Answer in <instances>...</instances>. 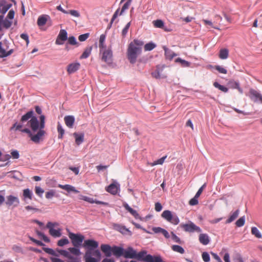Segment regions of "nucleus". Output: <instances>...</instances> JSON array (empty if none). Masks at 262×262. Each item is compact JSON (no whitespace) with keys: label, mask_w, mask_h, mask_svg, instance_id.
Returning <instances> with one entry per match:
<instances>
[{"label":"nucleus","mask_w":262,"mask_h":262,"mask_svg":"<svg viewBox=\"0 0 262 262\" xmlns=\"http://www.w3.org/2000/svg\"><path fill=\"white\" fill-rule=\"evenodd\" d=\"M29 121L30 126L33 132H38L35 135L32 134L31 140L35 143H38L40 142L41 138L45 135V131L43 130L45 126V116L41 115L39 117L40 122L37 118L34 116V113L33 110L28 111L25 114L22 116L20 121L25 122Z\"/></svg>","instance_id":"f257e3e1"},{"label":"nucleus","mask_w":262,"mask_h":262,"mask_svg":"<svg viewBox=\"0 0 262 262\" xmlns=\"http://www.w3.org/2000/svg\"><path fill=\"white\" fill-rule=\"evenodd\" d=\"M143 45V41L137 39H135L129 43L127 50V57L131 64L136 63L138 56L142 53Z\"/></svg>","instance_id":"f03ea898"},{"label":"nucleus","mask_w":262,"mask_h":262,"mask_svg":"<svg viewBox=\"0 0 262 262\" xmlns=\"http://www.w3.org/2000/svg\"><path fill=\"white\" fill-rule=\"evenodd\" d=\"M101 258V254L99 250L94 251H86L84 259L85 262H98Z\"/></svg>","instance_id":"7ed1b4c3"},{"label":"nucleus","mask_w":262,"mask_h":262,"mask_svg":"<svg viewBox=\"0 0 262 262\" xmlns=\"http://www.w3.org/2000/svg\"><path fill=\"white\" fill-rule=\"evenodd\" d=\"M69 237L71 239L72 245L76 247H79L82 245L84 236L80 233H74L69 231Z\"/></svg>","instance_id":"20e7f679"},{"label":"nucleus","mask_w":262,"mask_h":262,"mask_svg":"<svg viewBox=\"0 0 262 262\" xmlns=\"http://www.w3.org/2000/svg\"><path fill=\"white\" fill-rule=\"evenodd\" d=\"M180 227L185 232L193 233L194 232L201 233L202 229L199 226L195 225L192 222L189 221L187 224H181Z\"/></svg>","instance_id":"39448f33"},{"label":"nucleus","mask_w":262,"mask_h":262,"mask_svg":"<svg viewBox=\"0 0 262 262\" xmlns=\"http://www.w3.org/2000/svg\"><path fill=\"white\" fill-rule=\"evenodd\" d=\"M102 54L101 60L107 64L111 65L113 63V52L111 49H104L100 50Z\"/></svg>","instance_id":"423d86ee"},{"label":"nucleus","mask_w":262,"mask_h":262,"mask_svg":"<svg viewBox=\"0 0 262 262\" xmlns=\"http://www.w3.org/2000/svg\"><path fill=\"white\" fill-rule=\"evenodd\" d=\"M58 225V224L56 222H49L46 225V228L49 230L50 234L54 237H59L61 236V229L58 228L55 229L54 228L55 226Z\"/></svg>","instance_id":"0eeeda50"},{"label":"nucleus","mask_w":262,"mask_h":262,"mask_svg":"<svg viewBox=\"0 0 262 262\" xmlns=\"http://www.w3.org/2000/svg\"><path fill=\"white\" fill-rule=\"evenodd\" d=\"M146 250H142L138 253L136 252L135 258L139 260L144 261L146 262H154L156 256H152L151 254H147Z\"/></svg>","instance_id":"6e6552de"},{"label":"nucleus","mask_w":262,"mask_h":262,"mask_svg":"<svg viewBox=\"0 0 262 262\" xmlns=\"http://www.w3.org/2000/svg\"><path fill=\"white\" fill-rule=\"evenodd\" d=\"M23 123L24 122H22L21 121V123H18V122L17 121L15 122L12 125V126L10 127V130L11 131H12V130L18 131V130H19V131H20L22 133H26V134H27L29 135V137L31 138V136H32V134H33L32 132L28 128H25L22 129V127L23 126Z\"/></svg>","instance_id":"1a4fd4ad"},{"label":"nucleus","mask_w":262,"mask_h":262,"mask_svg":"<svg viewBox=\"0 0 262 262\" xmlns=\"http://www.w3.org/2000/svg\"><path fill=\"white\" fill-rule=\"evenodd\" d=\"M83 246L87 249L86 251H94L97 249L99 243L93 239H88L84 241Z\"/></svg>","instance_id":"9d476101"},{"label":"nucleus","mask_w":262,"mask_h":262,"mask_svg":"<svg viewBox=\"0 0 262 262\" xmlns=\"http://www.w3.org/2000/svg\"><path fill=\"white\" fill-rule=\"evenodd\" d=\"M68 39V35L67 31L65 29H61L55 40V44L57 45H62Z\"/></svg>","instance_id":"9b49d317"},{"label":"nucleus","mask_w":262,"mask_h":262,"mask_svg":"<svg viewBox=\"0 0 262 262\" xmlns=\"http://www.w3.org/2000/svg\"><path fill=\"white\" fill-rule=\"evenodd\" d=\"M19 203V200L17 196L13 195H9L6 196L5 203L8 206H13V207H16L18 206Z\"/></svg>","instance_id":"f8f14e48"},{"label":"nucleus","mask_w":262,"mask_h":262,"mask_svg":"<svg viewBox=\"0 0 262 262\" xmlns=\"http://www.w3.org/2000/svg\"><path fill=\"white\" fill-rule=\"evenodd\" d=\"M120 184L116 181H114L111 183L105 188L107 192L110 193L112 194H116L119 191H120Z\"/></svg>","instance_id":"ddd939ff"},{"label":"nucleus","mask_w":262,"mask_h":262,"mask_svg":"<svg viewBox=\"0 0 262 262\" xmlns=\"http://www.w3.org/2000/svg\"><path fill=\"white\" fill-rule=\"evenodd\" d=\"M249 96L252 100L254 102L259 101L262 103V95L259 92L251 89L249 91Z\"/></svg>","instance_id":"4468645a"},{"label":"nucleus","mask_w":262,"mask_h":262,"mask_svg":"<svg viewBox=\"0 0 262 262\" xmlns=\"http://www.w3.org/2000/svg\"><path fill=\"white\" fill-rule=\"evenodd\" d=\"M114 229L124 235H132V232L125 226L118 224H115L113 225Z\"/></svg>","instance_id":"2eb2a0df"},{"label":"nucleus","mask_w":262,"mask_h":262,"mask_svg":"<svg viewBox=\"0 0 262 262\" xmlns=\"http://www.w3.org/2000/svg\"><path fill=\"white\" fill-rule=\"evenodd\" d=\"M123 256L126 258H135L136 251L132 247H128L127 249H124Z\"/></svg>","instance_id":"dca6fc26"},{"label":"nucleus","mask_w":262,"mask_h":262,"mask_svg":"<svg viewBox=\"0 0 262 262\" xmlns=\"http://www.w3.org/2000/svg\"><path fill=\"white\" fill-rule=\"evenodd\" d=\"M12 24V21L11 20H9L8 18H6L4 19V15H0V31L3 30V26L6 29L9 28Z\"/></svg>","instance_id":"f3484780"},{"label":"nucleus","mask_w":262,"mask_h":262,"mask_svg":"<svg viewBox=\"0 0 262 262\" xmlns=\"http://www.w3.org/2000/svg\"><path fill=\"white\" fill-rule=\"evenodd\" d=\"M80 67V64L78 62L70 63L67 66V72L69 74H73L77 71Z\"/></svg>","instance_id":"a211bd4d"},{"label":"nucleus","mask_w":262,"mask_h":262,"mask_svg":"<svg viewBox=\"0 0 262 262\" xmlns=\"http://www.w3.org/2000/svg\"><path fill=\"white\" fill-rule=\"evenodd\" d=\"M100 249L106 257V258L111 256L112 247L110 245L108 244H102L100 246Z\"/></svg>","instance_id":"6ab92c4d"},{"label":"nucleus","mask_w":262,"mask_h":262,"mask_svg":"<svg viewBox=\"0 0 262 262\" xmlns=\"http://www.w3.org/2000/svg\"><path fill=\"white\" fill-rule=\"evenodd\" d=\"M64 121L66 125L69 128H71L73 127L75 119L74 116L73 115H67L64 117Z\"/></svg>","instance_id":"aec40b11"},{"label":"nucleus","mask_w":262,"mask_h":262,"mask_svg":"<svg viewBox=\"0 0 262 262\" xmlns=\"http://www.w3.org/2000/svg\"><path fill=\"white\" fill-rule=\"evenodd\" d=\"M123 251L124 249L122 247L113 246L112 247V254H113L114 256H115L117 257H119L123 255Z\"/></svg>","instance_id":"412c9836"},{"label":"nucleus","mask_w":262,"mask_h":262,"mask_svg":"<svg viewBox=\"0 0 262 262\" xmlns=\"http://www.w3.org/2000/svg\"><path fill=\"white\" fill-rule=\"evenodd\" d=\"M123 206L124 208L129 212L135 219H138L140 218V215L137 211L134 209H133L132 207H130L129 205L126 202H124L123 203Z\"/></svg>","instance_id":"4be33fe9"},{"label":"nucleus","mask_w":262,"mask_h":262,"mask_svg":"<svg viewBox=\"0 0 262 262\" xmlns=\"http://www.w3.org/2000/svg\"><path fill=\"white\" fill-rule=\"evenodd\" d=\"M163 49L165 52V56L166 59H168L171 60L173 59V58L175 56H177L178 55L173 52L172 50L167 48L165 46L163 47Z\"/></svg>","instance_id":"5701e85b"},{"label":"nucleus","mask_w":262,"mask_h":262,"mask_svg":"<svg viewBox=\"0 0 262 262\" xmlns=\"http://www.w3.org/2000/svg\"><path fill=\"white\" fill-rule=\"evenodd\" d=\"M73 136L75 138V143L77 145H79L84 141V134L83 133H73Z\"/></svg>","instance_id":"b1692460"},{"label":"nucleus","mask_w":262,"mask_h":262,"mask_svg":"<svg viewBox=\"0 0 262 262\" xmlns=\"http://www.w3.org/2000/svg\"><path fill=\"white\" fill-rule=\"evenodd\" d=\"M2 45V42H0V58L7 57L13 53L14 51L13 49H10L7 52L6 50L3 48Z\"/></svg>","instance_id":"393cba45"},{"label":"nucleus","mask_w":262,"mask_h":262,"mask_svg":"<svg viewBox=\"0 0 262 262\" xmlns=\"http://www.w3.org/2000/svg\"><path fill=\"white\" fill-rule=\"evenodd\" d=\"M23 200L26 202L27 199H29L30 200H32L33 196V192L29 188H26L23 190Z\"/></svg>","instance_id":"a878e982"},{"label":"nucleus","mask_w":262,"mask_h":262,"mask_svg":"<svg viewBox=\"0 0 262 262\" xmlns=\"http://www.w3.org/2000/svg\"><path fill=\"white\" fill-rule=\"evenodd\" d=\"M0 3L3 4L1 8L2 15H4L12 6V4L7 3L6 0H1Z\"/></svg>","instance_id":"bb28decb"},{"label":"nucleus","mask_w":262,"mask_h":262,"mask_svg":"<svg viewBox=\"0 0 262 262\" xmlns=\"http://www.w3.org/2000/svg\"><path fill=\"white\" fill-rule=\"evenodd\" d=\"M199 242L204 245H207L210 243V238L206 233H201L199 235Z\"/></svg>","instance_id":"cd10ccee"},{"label":"nucleus","mask_w":262,"mask_h":262,"mask_svg":"<svg viewBox=\"0 0 262 262\" xmlns=\"http://www.w3.org/2000/svg\"><path fill=\"white\" fill-rule=\"evenodd\" d=\"M50 17L47 15H42L38 17L37 21V25L39 27L44 26L47 21L48 18Z\"/></svg>","instance_id":"c85d7f7f"},{"label":"nucleus","mask_w":262,"mask_h":262,"mask_svg":"<svg viewBox=\"0 0 262 262\" xmlns=\"http://www.w3.org/2000/svg\"><path fill=\"white\" fill-rule=\"evenodd\" d=\"M239 212V209H237L235 211L233 212L226 220V224H229L234 221L238 217Z\"/></svg>","instance_id":"c756f323"},{"label":"nucleus","mask_w":262,"mask_h":262,"mask_svg":"<svg viewBox=\"0 0 262 262\" xmlns=\"http://www.w3.org/2000/svg\"><path fill=\"white\" fill-rule=\"evenodd\" d=\"M229 85L232 89H237L240 93H243V91L239 86V82L235 81H230L229 82Z\"/></svg>","instance_id":"7c9ffc66"},{"label":"nucleus","mask_w":262,"mask_h":262,"mask_svg":"<svg viewBox=\"0 0 262 262\" xmlns=\"http://www.w3.org/2000/svg\"><path fill=\"white\" fill-rule=\"evenodd\" d=\"M219 57L221 59H226L229 56V50L226 48L220 49L219 52Z\"/></svg>","instance_id":"2f4dec72"},{"label":"nucleus","mask_w":262,"mask_h":262,"mask_svg":"<svg viewBox=\"0 0 262 262\" xmlns=\"http://www.w3.org/2000/svg\"><path fill=\"white\" fill-rule=\"evenodd\" d=\"M173 213L169 210H164L161 214V216L168 222L171 220Z\"/></svg>","instance_id":"473e14b6"},{"label":"nucleus","mask_w":262,"mask_h":262,"mask_svg":"<svg viewBox=\"0 0 262 262\" xmlns=\"http://www.w3.org/2000/svg\"><path fill=\"white\" fill-rule=\"evenodd\" d=\"M57 132L58 133V138L59 139H61L63 138V135L65 133V130L62 127V125L60 122H58L57 126Z\"/></svg>","instance_id":"72a5a7b5"},{"label":"nucleus","mask_w":262,"mask_h":262,"mask_svg":"<svg viewBox=\"0 0 262 262\" xmlns=\"http://www.w3.org/2000/svg\"><path fill=\"white\" fill-rule=\"evenodd\" d=\"M67 40V44L76 46V47H78L80 45V43L77 41L76 37L74 36H69Z\"/></svg>","instance_id":"f704fd0d"},{"label":"nucleus","mask_w":262,"mask_h":262,"mask_svg":"<svg viewBox=\"0 0 262 262\" xmlns=\"http://www.w3.org/2000/svg\"><path fill=\"white\" fill-rule=\"evenodd\" d=\"M92 49V47H90L85 49L83 53L80 56V59L87 58L90 55Z\"/></svg>","instance_id":"c9c22d12"},{"label":"nucleus","mask_w":262,"mask_h":262,"mask_svg":"<svg viewBox=\"0 0 262 262\" xmlns=\"http://www.w3.org/2000/svg\"><path fill=\"white\" fill-rule=\"evenodd\" d=\"M105 35L104 34H101L99 38V47L100 48V50L102 49H105L106 48V46L104 45V41L105 40Z\"/></svg>","instance_id":"e433bc0d"},{"label":"nucleus","mask_w":262,"mask_h":262,"mask_svg":"<svg viewBox=\"0 0 262 262\" xmlns=\"http://www.w3.org/2000/svg\"><path fill=\"white\" fill-rule=\"evenodd\" d=\"M213 86L223 92L227 93L228 91V89L227 87L220 84L217 82H214L213 83Z\"/></svg>","instance_id":"4c0bfd02"},{"label":"nucleus","mask_w":262,"mask_h":262,"mask_svg":"<svg viewBox=\"0 0 262 262\" xmlns=\"http://www.w3.org/2000/svg\"><path fill=\"white\" fill-rule=\"evenodd\" d=\"M175 62L180 63L183 67H189L190 64L189 62L179 57L176 59Z\"/></svg>","instance_id":"58836bf2"},{"label":"nucleus","mask_w":262,"mask_h":262,"mask_svg":"<svg viewBox=\"0 0 262 262\" xmlns=\"http://www.w3.org/2000/svg\"><path fill=\"white\" fill-rule=\"evenodd\" d=\"M251 233L258 238H260L262 237V235L261 233L259 232V230L256 227H252Z\"/></svg>","instance_id":"ea45409f"},{"label":"nucleus","mask_w":262,"mask_h":262,"mask_svg":"<svg viewBox=\"0 0 262 262\" xmlns=\"http://www.w3.org/2000/svg\"><path fill=\"white\" fill-rule=\"evenodd\" d=\"M171 249L173 251L177 252L181 254H183L185 252L184 248L181 246L174 245L171 247Z\"/></svg>","instance_id":"a19ab883"},{"label":"nucleus","mask_w":262,"mask_h":262,"mask_svg":"<svg viewBox=\"0 0 262 262\" xmlns=\"http://www.w3.org/2000/svg\"><path fill=\"white\" fill-rule=\"evenodd\" d=\"M156 47V45L155 43L150 42L145 44L144 46V50L145 51H150L155 48Z\"/></svg>","instance_id":"79ce46f5"},{"label":"nucleus","mask_w":262,"mask_h":262,"mask_svg":"<svg viewBox=\"0 0 262 262\" xmlns=\"http://www.w3.org/2000/svg\"><path fill=\"white\" fill-rule=\"evenodd\" d=\"M69 250L71 253L75 255L79 256L81 254V251L79 247H74L69 248Z\"/></svg>","instance_id":"37998d69"},{"label":"nucleus","mask_w":262,"mask_h":262,"mask_svg":"<svg viewBox=\"0 0 262 262\" xmlns=\"http://www.w3.org/2000/svg\"><path fill=\"white\" fill-rule=\"evenodd\" d=\"M153 24L156 28H162L164 26V23L161 19H157L153 21Z\"/></svg>","instance_id":"c03bdc74"},{"label":"nucleus","mask_w":262,"mask_h":262,"mask_svg":"<svg viewBox=\"0 0 262 262\" xmlns=\"http://www.w3.org/2000/svg\"><path fill=\"white\" fill-rule=\"evenodd\" d=\"M169 222L175 225H178L179 223V218L176 213H173L171 220Z\"/></svg>","instance_id":"a18cd8bd"},{"label":"nucleus","mask_w":262,"mask_h":262,"mask_svg":"<svg viewBox=\"0 0 262 262\" xmlns=\"http://www.w3.org/2000/svg\"><path fill=\"white\" fill-rule=\"evenodd\" d=\"M245 223V216H243L236 221L235 225L238 227H241L244 225Z\"/></svg>","instance_id":"49530a36"},{"label":"nucleus","mask_w":262,"mask_h":262,"mask_svg":"<svg viewBox=\"0 0 262 262\" xmlns=\"http://www.w3.org/2000/svg\"><path fill=\"white\" fill-rule=\"evenodd\" d=\"M43 250L46 252L47 253L49 254H50L51 255H53V256H58V254H57L55 251L52 248H45V247H43L42 248Z\"/></svg>","instance_id":"de8ad7c7"},{"label":"nucleus","mask_w":262,"mask_h":262,"mask_svg":"<svg viewBox=\"0 0 262 262\" xmlns=\"http://www.w3.org/2000/svg\"><path fill=\"white\" fill-rule=\"evenodd\" d=\"M233 260L234 262H244L242 255L238 253L234 254Z\"/></svg>","instance_id":"09e8293b"},{"label":"nucleus","mask_w":262,"mask_h":262,"mask_svg":"<svg viewBox=\"0 0 262 262\" xmlns=\"http://www.w3.org/2000/svg\"><path fill=\"white\" fill-rule=\"evenodd\" d=\"M64 190L67 191L68 192H74L75 193L79 192V191L78 190L76 189V188L74 186L69 185V184L66 185V188H64Z\"/></svg>","instance_id":"8fccbe9b"},{"label":"nucleus","mask_w":262,"mask_h":262,"mask_svg":"<svg viewBox=\"0 0 262 262\" xmlns=\"http://www.w3.org/2000/svg\"><path fill=\"white\" fill-rule=\"evenodd\" d=\"M69 243V239L67 237L61 238L57 242V245L60 247H63V246L67 245Z\"/></svg>","instance_id":"3c124183"},{"label":"nucleus","mask_w":262,"mask_h":262,"mask_svg":"<svg viewBox=\"0 0 262 262\" xmlns=\"http://www.w3.org/2000/svg\"><path fill=\"white\" fill-rule=\"evenodd\" d=\"M132 0H127V2H126L124 5H123L122 8H121V12H120V15H122V13L126 10L128 8L129 5H130L131 4V2H132Z\"/></svg>","instance_id":"603ef678"},{"label":"nucleus","mask_w":262,"mask_h":262,"mask_svg":"<svg viewBox=\"0 0 262 262\" xmlns=\"http://www.w3.org/2000/svg\"><path fill=\"white\" fill-rule=\"evenodd\" d=\"M79 199L80 200H84L90 203H94L95 202V201H94L93 198L88 197L87 196H84L83 195H79Z\"/></svg>","instance_id":"864d4df0"},{"label":"nucleus","mask_w":262,"mask_h":262,"mask_svg":"<svg viewBox=\"0 0 262 262\" xmlns=\"http://www.w3.org/2000/svg\"><path fill=\"white\" fill-rule=\"evenodd\" d=\"M55 195V190L51 189L46 193V198L47 199H52Z\"/></svg>","instance_id":"5fc2aeb1"},{"label":"nucleus","mask_w":262,"mask_h":262,"mask_svg":"<svg viewBox=\"0 0 262 262\" xmlns=\"http://www.w3.org/2000/svg\"><path fill=\"white\" fill-rule=\"evenodd\" d=\"M202 259L204 262H209L210 260V257L207 252H203L202 254Z\"/></svg>","instance_id":"6e6d98bb"},{"label":"nucleus","mask_w":262,"mask_h":262,"mask_svg":"<svg viewBox=\"0 0 262 262\" xmlns=\"http://www.w3.org/2000/svg\"><path fill=\"white\" fill-rule=\"evenodd\" d=\"M28 238H29V239L30 241H31L32 242L34 243L38 246H45V244H43L41 241L37 240L31 236H28Z\"/></svg>","instance_id":"4d7b16f0"},{"label":"nucleus","mask_w":262,"mask_h":262,"mask_svg":"<svg viewBox=\"0 0 262 262\" xmlns=\"http://www.w3.org/2000/svg\"><path fill=\"white\" fill-rule=\"evenodd\" d=\"M130 26V22L128 23L123 29L122 31V35L123 37H125L128 32V29Z\"/></svg>","instance_id":"13d9d810"},{"label":"nucleus","mask_w":262,"mask_h":262,"mask_svg":"<svg viewBox=\"0 0 262 262\" xmlns=\"http://www.w3.org/2000/svg\"><path fill=\"white\" fill-rule=\"evenodd\" d=\"M159 66L157 67V69L155 71L151 73V75L153 77L156 79H160L161 77L160 72L159 70Z\"/></svg>","instance_id":"bf43d9fd"},{"label":"nucleus","mask_w":262,"mask_h":262,"mask_svg":"<svg viewBox=\"0 0 262 262\" xmlns=\"http://www.w3.org/2000/svg\"><path fill=\"white\" fill-rule=\"evenodd\" d=\"M35 191L36 194H37L39 196L42 197L44 192V190L39 186H35Z\"/></svg>","instance_id":"052dcab7"},{"label":"nucleus","mask_w":262,"mask_h":262,"mask_svg":"<svg viewBox=\"0 0 262 262\" xmlns=\"http://www.w3.org/2000/svg\"><path fill=\"white\" fill-rule=\"evenodd\" d=\"M215 69L220 73L224 74H226L227 73V70L221 66H219V65L215 66Z\"/></svg>","instance_id":"680f3d73"},{"label":"nucleus","mask_w":262,"mask_h":262,"mask_svg":"<svg viewBox=\"0 0 262 262\" xmlns=\"http://www.w3.org/2000/svg\"><path fill=\"white\" fill-rule=\"evenodd\" d=\"M171 239L174 242L178 243V244L182 243V242L181 240V239L180 238V237H179L176 234H174V233L173 232H171Z\"/></svg>","instance_id":"e2e57ef3"},{"label":"nucleus","mask_w":262,"mask_h":262,"mask_svg":"<svg viewBox=\"0 0 262 262\" xmlns=\"http://www.w3.org/2000/svg\"><path fill=\"white\" fill-rule=\"evenodd\" d=\"M68 14H71L72 16L75 17H79L80 16V13L75 10H70L67 11Z\"/></svg>","instance_id":"0e129e2a"},{"label":"nucleus","mask_w":262,"mask_h":262,"mask_svg":"<svg viewBox=\"0 0 262 262\" xmlns=\"http://www.w3.org/2000/svg\"><path fill=\"white\" fill-rule=\"evenodd\" d=\"M89 36V33H86L83 34H81L78 36V39L80 41H84L88 38Z\"/></svg>","instance_id":"69168bd1"},{"label":"nucleus","mask_w":262,"mask_h":262,"mask_svg":"<svg viewBox=\"0 0 262 262\" xmlns=\"http://www.w3.org/2000/svg\"><path fill=\"white\" fill-rule=\"evenodd\" d=\"M166 158H167V156H165L162 157L161 158H160L159 159H158L157 160L154 161V163L152 164V165L162 164L164 163V162Z\"/></svg>","instance_id":"338daca9"},{"label":"nucleus","mask_w":262,"mask_h":262,"mask_svg":"<svg viewBox=\"0 0 262 262\" xmlns=\"http://www.w3.org/2000/svg\"><path fill=\"white\" fill-rule=\"evenodd\" d=\"M196 196H197L195 195L189 201V204L190 205L194 206V205H197L199 203V201L198 200L199 197H196Z\"/></svg>","instance_id":"774afa93"}]
</instances>
